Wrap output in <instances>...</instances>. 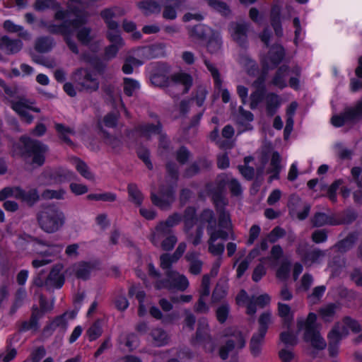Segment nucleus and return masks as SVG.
Here are the masks:
<instances>
[{"mask_svg": "<svg viewBox=\"0 0 362 362\" xmlns=\"http://www.w3.org/2000/svg\"><path fill=\"white\" fill-rule=\"evenodd\" d=\"M28 100L23 98L11 103V108L14 110L26 124H30L33 122L34 117L27 110Z\"/></svg>", "mask_w": 362, "mask_h": 362, "instance_id": "a878e982", "label": "nucleus"}, {"mask_svg": "<svg viewBox=\"0 0 362 362\" xmlns=\"http://www.w3.org/2000/svg\"><path fill=\"white\" fill-rule=\"evenodd\" d=\"M137 7L146 16L158 13L161 11V6L155 0H141L137 3Z\"/></svg>", "mask_w": 362, "mask_h": 362, "instance_id": "4c0bfd02", "label": "nucleus"}, {"mask_svg": "<svg viewBox=\"0 0 362 362\" xmlns=\"http://www.w3.org/2000/svg\"><path fill=\"white\" fill-rule=\"evenodd\" d=\"M27 238L31 242L32 252L35 255L42 257L43 251L46 248L47 240L31 235H27Z\"/></svg>", "mask_w": 362, "mask_h": 362, "instance_id": "bf43d9fd", "label": "nucleus"}, {"mask_svg": "<svg viewBox=\"0 0 362 362\" xmlns=\"http://www.w3.org/2000/svg\"><path fill=\"white\" fill-rule=\"evenodd\" d=\"M54 128L59 134V139L62 141L69 146H72L74 144L72 140L68 136V134H74V131L73 129L69 127H66L62 123H56L54 124Z\"/></svg>", "mask_w": 362, "mask_h": 362, "instance_id": "09e8293b", "label": "nucleus"}, {"mask_svg": "<svg viewBox=\"0 0 362 362\" xmlns=\"http://www.w3.org/2000/svg\"><path fill=\"white\" fill-rule=\"evenodd\" d=\"M138 130H140V137L150 139L152 134L159 135L163 131V124L160 120L156 124L146 123L137 125Z\"/></svg>", "mask_w": 362, "mask_h": 362, "instance_id": "2f4dec72", "label": "nucleus"}, {"mask_svg": "<svg viewBox=\"0 0 362 362\" xmlns=\"http://www.w3.org/2000/svg\"><path fill=\"white\" fill-rule=\"evenodd\" d=\"M230 313V305L228 303H224L218 306L216 310V317L220 324H224Z\"/></svg>", "mask_w": 362, "mask_h": 362, "instance_id": "338daca9", "label": "nucleus"}, {"mask_svg": "<svg viewBox=\"0 0 362 362\" xmlns=\"http://www.w3.org/2000/svg\"><path fill=\"white\" fill-rule=\"evenodd\" d=\"M229 180L226 174L222 173L217 176L215 182V186L211 182H208L205 185L206 191L208 195L211 196L213 204L228 202L225 197L226 186L228 185Z\"/></svg>", "mask_w": 362, "mask_h": 362, "instance_id": "9b49d317", "label": "nucleus"}, {"mask_svg": "<svg viewBox=\"0 0 362 362\" xmlns=\"http://www.w3.org/2000/svg\"><path fill=\"white\" fill-rule=\"evenodd\" d=\"M102 333L103 329L99 320L94 322L86 331V334L90 341H93L98 339L102 335Z\"/></svg>", "mask_w": 362, "mask_h": 362, "instance_id": "69168bd1", "label": "nucleus"}, {"mask_svg": "<svg viewBox=\"0 0 362 362\" xmlns=\"http://www.w3.org/2000/svg\"><path fill=\"white\" fill-rule=\"evenodd\" d=\"M16 199L27 204L30 207L33 206L39 200L40 195L35 188L25 191L20 186L16 187Z\"/></svg>", "mask_w": 362, "mask_h": 362, "instance_id": "412c9836", "label": "nucleus"}, {"mask_svg": "<svg viewBox=\"0 0 362 362\" xmlns=\"http://www.w3.org/2000/svg\"><path fill=\"white\" fill-rule=\"evenodd\" d=\"M362 119V98L357 100L353 107H348L342 112L334 115L330 119L331 124L339 128L346 123H356Z\"/></svg>", "mask_w": 362, "mask_h": 362, "instance_id": "6e6552de", "label": "nucleus"}, {"mask_svg": "<svg viewBox=\"0 0 362 362\" xmlns=\"http://www.w3.org/2000/svg\"><path fill=\"white\" fill-rule=\"evenodd\" d=\"M164 45L163 44H153L142 46L136 49V55L144 59H151L163 56Z\"/></svg>", "mask_w": 362, "mask_h": 362, "instance_id": "f3484780", "label": "nucleus"}, {"mask_svg": "<svg viewBox=\"0 0 362 362\" xmlns=\"http://www.w3.org/2000/svg\"><path fill=\"white\" fill-rule=\"evenodd\" d=\"M165 275L166 278L158 279L155 282L154 286L156 289H176L184 291L189 286L187 278L183 274H179L176 271H166Z\"/></svg>", "mask_w": 362, "mask_h": 362, "instance_id": "1a4fd4ad", "label": "nucleus"}, {"mask_svg": "<svg viewBox=\"0 0 362 362\" xmlns=\"http://www.w3.org/2000/svg\"><path fill=\"white\" fill-rule=\"evenodd\" d=\"M342 322L344 325L342 328L343 332H348L346 328L350 329L351 332L355 334H358L362 330V327L359 322L350 316H344L342 318Z\"/></svg>", "mask_w": 362, "mask_h": 362, "instance_id": "052dcab7", "label": "nucleus"}, {"mask_svg": "<svg viewBox=\"0 0 362 362\" xmlns=\"http://www.w3.org/2000/svg\"><path fill=\"white\" fill-rule=\"evenodd\" d=\"M269 21L275 35L280 38L284 35L282 26L281 7L278 4L272 6L269 13Z\"/></svg>", "mask_w": 362, "mask_h": 362, "instance_id": "a211bd4d", "label": "nucleus"}, {"mask_svg": "<svg viewBox=\"0 0 362 362\" xmlns=\"http://www.w3.org/2000/svg\"><path fill=\"white\" fill-rule=\"evenodd\" d=\"M76 177V174L62 168H46L40 173L39 181L42 185L50 186L62 184Z\"/></svg>", "mask_w": 362, "mask_h": 362, "instance_id": "0eeeda50", "label": "nucleus"}, {"mask_svg": "<svg viewBox=\"0 0 362 362\" xmlns=\"http://www.w3.org/2000/svg\"><path fill=\"white\" fill-rule=\"evenodd\" d=\"M140 88L139 82L132 78H123V91L125 95L132 97L134 93Z\"/></svg>", "mask_w": 362, "mask_h": 362, "instance_id": "4d7b16f0", "label": "nucleus"}, {"mask_svg": "<svg viewBox=\"0 0 362 362\" xmlns=\"http://www.w3.org/2000/svg\"><path fill=\"white\" fill-rule=\"evenodd\" d=\"M233 33L231 34L233 40L242 48L248 47L247 33L249 26L247 23H232Z\"/></svg>", "mask_w": 362, "mask_h": 362, "instance_id": "dca6fc26", "label": "nucleus"}, {"mask_svg": "<svg viewBox=\"0 0 362 362\" xmlns=\"http://www.w3.org/2000/svg\"><path fill=\"white\" fill-rule=\"evenodd\" d=\"M165 170L168 176L172 180L171 183L160 185L158 194L151 192L150 196L152 204L161 210L169 209L175 202L176 187L179 180V170L175 163H166Z\"/></svg>", "mask_w": 362, "mask_h": 362, "instance_id": "f03ea898", "label": "nucleus"}, {"mask_svg": "<svg viewBox=\"0 0 362 362\" xmlns=\"http://www.w3.org/2000/svg\"><path fill=\"white\" fill-rule=\"evenodd\" d=\"M317 319V315L310 312L305 320H297V327L300 331L305 330L303 334L305 341L310 342L313 349L321 351L326 348L327 343L320 334Z\"/></svg>", "mask_w": 362, "mask_h": 362, "instance_id": "7ed1b4c3", "label": "nucleus"}, {"mask_svg": "<svg viewBox=\"0 0 362 362\" xmlns=\"http://www.w3.org/2000/svg\"><path fill=\"white\" fill-rule=\"evenodd\" d=\"M271 322L272 314L269 311L262 313L258 318L257 332L252 334L249 344L250 354L255 358L262 353V344Z\"/></svg>", "mask_w": 362, "mask_h": 362, "instance_id": "39448f33", "label": "nucleus"}, {"mask_svg": "<svg viewBox=\"0 0 362 362\" xmlns=\"http://www.w3.org/2000/svg\"><path fill=\"white\" fill-rule=\"evenodd\" d=\"M208 5L222 16L228 17L231 13L229 6L221 0H206Z\"/></svg>", "mask_w": 362, "mask_h": 362, "instance_id": "603ef678", "label": "nucleus"}, {"mask_svg": "<svg viewBox=\"0 0 362 362\" xmlns=\"http://www.w3.org/2000/svg\"><path fill=\"white\" fill-rule=\"evenodd\" d=\"M115 7L105 8L100 13V17L104 21L109 30H117L119 28V23L113 20L115 17Z\"/></svg>", "mask_w": 362, "mask_h": 362, "instance_id": "37998d69", "label": "nucleus"}, {"mask_svg": "<svg viewBox=\"0 0 362 362\" xmlns=\"http://www.w3.org/2000/svg\"><path fill=\"white\" fill-rule=\"evenodd\" d=\"M95 264L91 262L81 261L75 264L74 273L78 279L86 281L89 279Z\"/></svg>", "mask_w": 362, "mask_h": 362, "instance_id": "473e14b6", "label": "nucleus"}, {"mask_svg": "<svg viewBox=\"0 0 362 362\" xmlns=\"http://www.w3.org/2000/svg\"><path fill=\"white\" fill-rule=\"evenodd\" d=\"M302 199L296 194H292L290 195L288 200V214L291 216L296 215V217L300 221H303L309 216L311 206L310 204L306 203L303 206V209L301 211L297 212L298 208L301 206Z\"/></svg>", "mask_w": 362, "mask_h": 362, "instance_id": "f8f14e48", "label": "nucleus"}, {"mask_svg": "<svg viewBox=\"0 0 362 362\" xmlns=\"http://www.w3.org/2000/svg\"><path fill=\"white\" fill-rule=\"evenodd\" d=\"M213 32H214V30H212L209 26L204 24H198L190 29L189 35L197 40L205 41Z\"/></svg>", "mask_w": 362, "mask_h": 362, "instance_id": "58836bf2", "label": "nucleus"}, {"mask_svg": "<svg viewBox=\"0 0 362 362\" xmlns=\"http://www.w3.org/2000/svg\"><path fill=\"white\" fill-rule=\"evenodd\" d=\"M127 192L129 200L136 206H141L144 201V195L137 185L134 183H130L127 186Z\"/></svg>", "mask_w": 362, "mask_h": 362, "instance_id": "de8ad7c7", "label": "nucleus"}, {"mask_svg": "<svg viewBox=\"0 0 362 362\" xmlns=\"http://www.w3.org/2000/svg\"><path fill=\"white\" fill-rule=\"evenodd\" d=\"M49 151L47 144L27 135H22L18 141H10V154L13 158H21L26 161L32 157L31 164L42 166L46 160V153Z\"/></svg>", "mask_w": 362, "mask_h": 362, "instance_id": "f257e3e1", "label": "nucleus"}, {"mask_svg": "<svg viewBox=\"0 0 362 362\" xmlns=\"http://www.w3.org/2000/svg\"><path fill=\"white\" fill-rule=\"evenodd\" d=\"M74 83L80 87V90L93 93L99 89L100 81L94 77L90 69L87 68H78L73 73Z\"/></svg>", "mask_w": 362, "mask_h": 362, "instance_id": "9d476101", "label": "nucleus"}, {"mask_svg": "<svg viewBox=\"0 0 362 362\" xmlns=\"http://www.w3.org/2000/svg\"><path fill=\"white\" fill-rule=\"evenodd\" d=\"M358 238L357 231L350 232L344 239L337 241L334 247L341 253H345L351 250Z\"/></svg>", "mask_w": 362, "mask_h": 362, "instance_id": "c756f323", "label": "nucleus"}, {"mask_svg": "<svg viewBox=\"0 0 362 362\" xmlns=\"http://www.w3.org/2000/svg\"><path fill=\"white\" fill-rule=\"evenodd\" d=\"M240 64L244 67L246 73L250 76H255L259 73V66L255 60L247 54L240 56Z\"/></svg>", "mask_w": 362, "mask_h": 362, "instance_id": "e433bc0d", "label": "nucleus"}, {"mask_svg": "<svg viewBox=\"0 0 362 362\" xmlns=\"http://www.w3.org/2000/svg\"><path fill=\"white\" fill-rule=\"evenodd\" d=\"M74 160L77 172L83 177L88 180H93L94 179V175L90 172L86 162L77 157L74 158Z\"/></svg>", "mask_w": 362, "mask_h": 362, "instance_id": "5fc2aeb1", "label": "nucleus"}, {"mask_svg": "<svg viewBox=\"0 0 362 362\" xmlns=\"http://www.w3.org/2000/svg\"><path fill=\"white\" fill-rule=\"evenodd\" d=\"M71 11L75 17L73 20L66 21L60 24H55L42 19L40 21V27L46 28L47 32L52 35L69 34L70 33L69 24H72L73 27L78 28L86 23V18L81 14L82 12L79 7H74L71 9Z\"/></svg>", "mask_w": 362, "mask_h": 362, "instance_id": "423d86ee", "label": "nucleus"}, {"mask_svg": "<svg viewBox=\"0 0 362 362\" xmlns=\"http://www.w3.org/2000/svg\"><path fill=\"white\" fill-rule=\"evenodd\" d=\"M339 305L334 303H329L318 310V314L321 320L325 323H330L334 320Z\"/></svg>", "mask_w": 362, "mask_h": 362, "instance_id": "f704fd0d", "label": "nucleus"}, {"mask_svg": "<svg viewBox=\"0 0 362 362\" xmlns=\"http://www.w3.org/2000/svg\"><path fill=\"white\" fill-rule=\"evenodd\" d=\"M212 166V161L208 159L206 156L198 157L197 160L187 166L183 172V177L192 178L198 175L201 172V168L203 170H209Z\"/></svg>", "mask_w": 362, "mask_h": 362, "instance_id": "4468645a", "label": "nucleus"}, {"mask_svg": "<svg viewBox=\"0 0 362 362\" xmlns=\"http://www.w3.org/2000/svg\"><path fill=\"white\" fill-rule=\"evenodd\" d=\"M255 90L250 96V107L251 110H255L259 105L265 100L267 94V87L253 86Z\"/></svg>", "mask_w": 362, "mask_h": 362, "instance_id": "a19ab883", "label": "nucleus"}, {"mask_svg": "<svg viewBox=\"0 0 362 362\" xmlns=\"http://www.w3.org/2000/svg\"><path fill=\"white\" fill-rule=\"evenodd\" d=\"M23 46V43L20 39H11L8 35L0 37V49L8 55L17 54Z\"/></svg>", "mask_w": 362, "mask_h": 362, "instance_id": "aec40b11", "label": "nucleus"}, {"mask_svg": "<svg viewBox=\"0 0 362 362\" xmlns=\"http://www.w3.org/2000/svg\"><path fill=\"white\" fill-rule=\"evenodd\" d=\"M40 228L47 233L59 230L65 223V216L57 205H48L37 214Z\"/></svg>", "mask_w": 362, "mask_h": 362, "instance_id": "20e7f679", "label": "nucleus"}, {"mask_svg": "<svg viewBox=\"0 0 362 362\" xmlns=\"http://www.w3.org/2000/svg\"><path fill=\"white\" fill-rule=\"evenodd\" d=\"M172 80L177 83L184 86L185 93H187L193 83L192 76L187 73H178L172 76Z\"/></svg>", "mask_w": 362, "mask_h": 362, "instance_id": "6e6d98bb", "label": "nucleus"}, {"mask_svg": "<svg viewBox=\"0 0 362 362\" xmlns=\"http://www.w3.org/2000/svg\"><path fill=\"white\" fill-rule=\"evenodd\" d=\"M81 59L91 65L98 74L102 75L105 73L107 64L97 55L84 52L81 54Z\"/></svg>", "mask_w": 362, "mask_h": 362, "instance_id": "7c9ffc66", "label": "nucleus"}, {"mask_svg": "<svg viewBox=\"0 0 362 362\" xmlns=\"http://www.w3.org/2000/svg\"><path fill=\"white\" fill-rule=\"evenodd\" d=\"M278 315L281 319L282 327L286 329H291L294 320V313L291 307L286 303H278Z\"/></svg>", "mask_w": 362, "mask_h": 362, "instance_id": "bb28decb", "label": "nucleus"}, {"mask_svg": "<svg viewBox=\"0 0 362 362\" xmlns=\"http://www.w3.org/2000/svg\"><path fill=\"white\" fill-rule=\"evenodd\" d=\"M191 155L190 151L182 145L175 151V159L179 164L185 165L189 161Z\"/></svg>", "mask_w": 362, "mask_h": 362, "instance_id": "774afa93", "label": "nucleus"}, {"mask_svg": "<svg viewBox=\"0 0 362 362\" xmlns=\"http://www.w3.org/2000/svg\"><path fill=\"white\" fill-rule=\"evenodd\" d=\"M45 247L42 257H57L60 255L63 249L62 245L54 244L48 240H47Z\"/></svg>", "mask_w": 362, "mask_h": 362, "instance_id": "680f3d73", "label": "nucleus"}, {"mask_svg": "<svg viewBox=\"0 0 362 362\" xmlns=\"http://www.w3.org/2000/svg\"><path fill=\"white\" fill-rule=\"evenodd\" d=\"M290 72V67L287 64H283L279 67L271 81V83L280 88L284 89L287 86L286 78Z\"/></svg>", "mask_w": 362, "mask_h": 362, "instance_id": "c85d7f7f", "label": "nucleus"}, {"mask_svg": "<svg viewBox=\"0 0 362 362\" xmlns=\"http://www.w3.org/2000/svg\"><path fill=\"white\" fill-rule=\"evenodd\" d=\"M149 335L151 337L153 344L156 346H163L166 345L168 342V334L162 328L152 329Z\"/></svg>", "mask_w": 362, "mask_h": 362, "instance_id": "c03bdc74", "label": "nucleus"}, {"mask_svg": "<svg viewBox=\"0 0 362 362\" xmlns=\"http://www.w3.org/2000/svg\"><path fill=\"white\" fill-rule=\"evenodd\" d=\"M168 72L169 67L165 64H158L150 74L151 83L155 86L168 87L170 83Z\"/></svg>", "mask_w": 362, "mask_h": 362, "instance_id": "ddd939ff", "label": "nucleus"}, {"mask_svg": "<svg viewBox=\"0 0 362 362\" xmlns=\"http://www.w3.org/2000/svg\"><path fill=\"white\" fill-rule=\"evenodd\" d=\"M64 266L61 263L54 264L48 276H47V283L49 284V287L52 286L54 288H61L65 283V276L62 273Z\"/></svg>", "mask_w": 362, "mask_h": 362, "instance_id": "6ab92c4d", "label": "nucleus"}, {"mask_svg": "<svg viewBox=\"0 0 362 362\" xmlns=\"http://www.w3.org/2000/svg\"><path fill=\"white\" fill-rule=\"evenodd\" d=\"M286 56V50L284 46L279 43H274L269 47L266 59L270 62L272 69H276L282 62Z\"/></svg>", "mask_w": 362, "mask_h": 362, "instance_id": "2eb2a0df", "label": "nucleus"}, {"mask_svg": "<svg viewBox=\"0 0 362 362\" xmlns=\"http://www.w3.org/2000/svg\"><path fill=\"white\" fill-rule=\"evenodd\" d=\"M311 223L313 227L319 228L324 226H339L340 222L337 220V216L334 214H327L325 212H315L311 218Z\"/></svg>", "mask_w": 362, "mask_h": 362, "instance_id": "5701e85b", "label": "nucleus"}, {"mask_svg": "<svg viewBox=\"0 0 362 362\" xmlns=\"http://www.w3.org/2000/svg\"><path fill=\"white\" fill-rule=\"evenodd\" d=\"M228 202L213 204L218 214V225L223 229H229L231 226V219L229 213L226 210Z\"/></svg>", "mask_w": 362, "mask_h": 362, "instance_id": "393cba45", "label": "nucleus"}, {"mask_svg": "<svg viewBox=\"0 0 362 362\" xmlns=\"http://www.w3.org/2000/svg\"><path fill=\"white\" fill-rule=\"evenodd\" d=\"M39 304L40 308L36 305H33L31 308V311H33L39 316L40 315L41 317H42L46 313L53 309V304L49 303L48 300L43 295H40L39 298Z\"/></svg>", "mask_w": 362, "mask_h": 362, "instance_id": "864d4df0", "label": "nucleus"}, {"mask_svg": "<svg viewBox=\"0 0 362 362\" xmlns=\"http://www.w3.org/2000/svg\"><path fill=\"white\" fill-rule=\"evenodd\" d=\"M207 51L211 54L216 53L222 46V38L219 32L214 30L206 40Z\"/></svg>", "mask_w": 362, "mask_h": 362, "instance_id": "79ce46f5", "label": "nucleus"}, {"mask_svg": "<svg viewBox=\"0 0 362 362\" xmlns=\"http://www.w3.org/2000/svg\"><path fill=\"white\" fill-rule=\"evenodd\" d=\"M343 183L344 180L342 179H337L327 187L326 197L332 203L337 202V192Z\"/></svg>", "mask_w": 362, "mask_h": 362, "instance_id": "e2e57ef3", "label": "nucleus"}, {"mask_svg": "<svg viewBox=\"0 0 362 362\" xmlns=\"http://www.w3.org/2000/svg\"><path fill=\"white\" fill-rule=\"evenodd\" d=\"M199 253L195 250H189L185 256V260L189 262V272L191 274L197 276L201 274L203 262L199 259Z\"/></svg>", "mask_w": 362, "mask_h": 362, "instance_id": "b1692460", "label": "nucleus"}, {"mask_svg": "<svg viewBox=\"0 0 362 362\" xmlns=\"http://www.w3.org/2000/svg\"><path fill=\"white\" fill-rule=\"evenodd\" d=\"M55 42L49 36H41L36 39L35 49L39 53H47L54 47Z\"/></svg>", "mask_w": 362, "mask_h": 362, "instance_id": "ea45409f", "label": "nucleus"}, {"mask_svg": "<svg viewBox=\"0 0 362 362\" xmlns=\"http://www.w3.org/2000/svg\"><path fill=\"white\" fill-rule=\"evenodd\" d=\"M223 336L226 337L235 338V345L238 349H242L245 346L246 341L243 333L233 327H228L224 330Z\"/></svg>", "mask_w": 362, "mask_h": 362, "instance_id": "a18cd8bd", "label": "nucleus"}, {"mask_svg": "<svg viewBox=\"0 0 362 362\" xmlns=\"http://www.w3.org/2000/svg\"><path fill=\"white\" fill-rule=\"evenodd\" d=\"M173 233L172 228H170L165 221H160L155 228V232L152 233V239L151 242L155 244L156 241L159 240H156V238L160 239L161 238L165 237L166 235H170Z\"/></svg>", "mask_w": 362, "mask_h": 362, "instance_id": "3c124183", "label": "nucleus"}, {"mask_svg": "<svg viewBox=\"0 0 362 362\" xmlns=\"http://www.w3.org/2000/svg\"><path fill=\"white\" fill-rule=\"evenodd\" d=\"M136 152L138 158L144 162L146 167L150 170H153V165L150 158V151L146 147L141 146L137 148Z\"/></svg>", "mask_w": 362, "mask_h": 362, "instance_id": "0e129e2a", "label": "nucleus"}, {"mask_svg": "<svg viewBox=\"0 0 362 362\" xmlns=\"http://www.w3.org/2000/svg\"><path fill=\"white\" fill-rule=\"evenodd\" d=\"M266 112L268 116H274L281 105V98L275 93H267L265 98Z\"/></svg>", "mask_w": 362, "mask_h": 362, "instance_id": "c9c22d12", "label": "nucleus"}, {"mask_svg": "<svg viewBox=\"0 0 362 362\" xmlns=\"http://www.w3.org/2000/svg\"><path fill=\"white\" fill-rule=\"evenodd\" d=\"M42 317L39 316L33 311H31V314L28 320L22 321L18 325V331L20 332H26L32 331L33 332H37L40 327V320Z\"/></svg>", "mask_w": 362, "mask_h": 362, "instance_id": "72a5a7b5", "label": "nucleus"}, {"mask_svg": "<svg viewBox=\"0 0 362 362\" xmlns=\"http://www.w3.org/2000/svg\"><path fill=\"white\" fill-rule=\"evenodd\" d=\"M262 64V71L258 77L254 81L253 86L266 87L265 81L269 70H273L269 66V64L265 59L261 60Z\"/></svg>", "mask_w": 362, "mask_h": 362, "instance_id": "13d9d810", "label": "nucleus"}, {"mask_svg": "<svg viewBox=\"0 0 362 362\" xmlns=\"http://www.w3.org/2000/svg\"><path fill=\"white\" fill-rule=\"evenodd\" d=\"M82 12L81 14L84 16L86 18V23L82 24L78 28L71 27L74 32L76 31V37L78 40L84 45H88L92 40L93 37L91 36V28L90 27L84 26L88 23V14L87 11L85 10L80 8Z\"/></svg>", "mask_w": 362, "mask_h": 362, "instance_id": "4be33fe9", "label": "nucleus"}, {"mask_svg": "<svg viewBox=\"0 0 362 362\" xmlns=\"http://www.w3.org/2000/svg\"><path fill=\"white\" fill-rule=\"evenodd\" d=\"M228 287L223 283H217L211 294V300L214 303H218L225 299L228 295Z\"/></svg>", "mask_w": 362, "mask_h": 362, "instance_id": "8fccbe9b", "label": "nucleus"}, {"mask_svg": "<svg viewBox=\"0 0 362 362\" xmlns=\"http://www.w3.org/2000/svg\"><path fill=\"white\" fill-rule=\"evenodd\" d=\"M199 220L201 223H207L206 230L210 231L216 226V220L215 214L212 209L206 208L204 209L199 214Z\"/></svg>", "mask_w": 362, "mask_h": 362, "instance_id": "49530a36", "label": "nucleus"}, {"mask_svg": "<svg viewBox=\"0 0 362 362\" xmlns=\"http://www.w3.org/2000/svg\"><path fill=\"white\" fill-rule=\"evenodd\" d=\"M163 17L166 20H175L177 16V10L180 9L185 0H164Z\"/></svg>", "mask_w": 362, "mask_h": 362, "instance_id": "cd10ccee", "label": "nucleus"}]
</instances>
